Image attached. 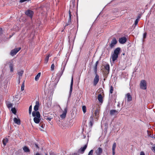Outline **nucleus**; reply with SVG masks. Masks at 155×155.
I'll return each mask as SVG.
<instances>
[{
	"instance_id": "nucleus-46",
	"label": "nucleus",
	"mask_w": 155,
	"mask_h": 155,
	"mask_svg": "<svg viewBox=\"0 0 155 155\" xmlns=\"http://www.w3.org/2000/svg\"><path fill=\"white\" fill-rule=\"evenodd\" d=\"M69 18H71V16H72V15L71 14V13L70 10H69Z\"/></svg>"
},
{
	"instance_id": "nucleus-37",
	"label": "nucleus",
	"mask_w": 155,
	"mask_h": 155,
	"mask_svg": "<svg viewBox=\"0 0 155 155\" xmlns=\"http://www.w3.org/2000/svg\"><path fill=\"white\" fill-rule=\"evenodd\" d=\"M54 64H52L51 66V71H53L54 69Z\"/></svg>"
},
{
	"instance_id": "nucleus-19",
	"label": "nucleus",
	"mask_w": 155,
	"mask_h": 155,
	"mask_svg": "<svg viewBox=\"0 0 155 155\" xmlns=\"http://www.w3.org/2000/svg\"><path fill=\"white\" fill-rule=\"evenodd\" d=\"M97 99L100 102L102 103L103 102V98L101 94H99L98 95Z\"/></svg>"
},
{
	"instance_id": "nucleus-49",
	"label": "nucleus",
	"mask_w": 155,
	"mask_h": 155,
	"mask_svg": "<svg viewBox=\"0 0 155 155\" xmlns=\"http://www.w3.org/2000/svg\"><path fill=\"white\" fill-rule=\"evenodd\" d=\"M68 21L71 23V18H69Z\"/></svg>"
},
{
	"instance_id": "nucleus-56",
	"label": "nucleus",
	"mask_w": 155,
	"mask_h": 155,
	"mask_svg": "<svg viewBox=\"0 0 155 155\" xmlns=\"http://www.w3.org/2000/svg\"><path fill=\"white\" fill-rule=\"evenodd\" d=\"M74 155H76V153H74Z\"/></svg>"
},
{
	"instance_id": "nucleus-7",
	"label": "nucleus",
	"mask_w": 155,
	"mask_h": 155,
	"mask_svg": "<svg viewBox=\"0 0 155 155\" xmlns=\"http://www.w3.org/2000/svg\"><path fill=\"white\" fill-rule=\"evenodd\" d=\"M95 76L94 78L93 81V85L94 86H96L99 81V76L97 74H95Z\"/></svg>"
},
{
	"instance_id": "nucleus-58",
	"label": "nucleus",
	"mask_w": 155,
	"mask_h": 155,
	"mask_svg": "<svg viewBox=\"0 0 155 155\" xmlns=\"http://www.w3.org/2000/svg\"><path fill=\"white\" fill-rule=\"evenodd\" d=\"M45 155H47V153H46Z\"/></svg>"
},
{
	"instance_id": "nucleus-6",
	"label": "nucleus",
	"mask_w": 155,
	"mask_h": 155,
	"mask_svg": "<svg viewBox=\"0 0 155 155\" xmlns=\"http://www.w3.org/2000/svg\"><path fill=\"white\" fill-rule=\"evenodd\" d=\"M21 49V48H18L12 50L10 52V54L12 56L15 55Z\"/></svg>"
},
{
	"instance_id": "nucleus-47",
	"label": "nucleus",
	"mask_w": 155,
	"mask_h": 155,
	"mask_svg": "<svg viewBox=\"0 0 155 155\" xmlns=\"http://www.w3.org/2000/svg\"><path fill=\"white\" fill-rule=\"evenodd\" d=\"M63 70H61L60 72V75L61 76L63 73Z\"/></svg>"
},
{
	"instance_id": "nucleus-18",
	"label": "nucleus",
	"mask_w": 155,
	"mask_h": 155,
	"mask_svg": "<svg viewBox=\"0 0 155 155\" xmlns=\"http://www.w3.org/2000/svg\"><path fill=\"white\" fill-rule=\"evenodd\" d=\"M14 122L18 125H20L21 124V121L19 119H18L16 117H15L13 119Z\"/></svg>"
},
{
	"instance_id": "nucleus-5",
	"label": "nucleus",
	"mask_w": 155,
	"mask_h": 155,
	"mask_svg": "<svg viewBox=\"0 0 155 155\" xmlns=\"http://www.w3.org/2000/svg\"><path fill=\"white\" fill-rule=\"evenodd\" d=\"M25 13L27 16L30 17L31 19L32 18L34 14L33 12L30 10H26L25 12Z\"/></svg>"
},
{
	"instance_id": "nucleus-40",
	"label": "nucleus",
	"mask_w": 155,
	"mask_h": 155,
	"mask_svg": "<svg viewBox=\"0 0 155 155\" xmlns=\"http://www.w3.org/2000/svg\"><path fill=\"white\" fill-rule=\"evenodd\" d=\"M71 23L68 21V22L66 23L65 27L66 26L70 25Z\"/></svg>"
},
{
	"instance_id": "nucleus-52",
	"label": "nucleus",
	"mask_w": 155,
	"mask_h": 155,
	"mask_svg": "<svg viewBox=\"0 0 155 155\" xmlns=\"http://www.w3.org/2000/svg\"><path fill=\"white\" fill-rule=\"evenodd\" d=\"M40 155V154H39V153H36V155Z\"/></svg>"
},
{
	"instance_id": "nucleus-31",
	"label": "nucleus",
	"mask_w": 155,
	"mask_h": 155,
	"mask_svg": "<svg viewBox=\"0 0 155 155\" xmlns=\"http://www.w3.org/2000/svg\"><path fill=\"white\" fill-rule=\"evenodd\" d=\"M11 111L12 113L14 114H15L16 113V110L15 108H12L11 109Z\"/></svg>"
},
{
	"instance_id": "nucleus-12",
	"label": "nucleus",
	"mask_w": 155,
	"mask_h": 155,
	"mask_svg": "<svg viewBox=\"0 0 155 155\" xmlns=\"http://www.w3.org/2000/svg\"><path fill=\"white\" fill-rule=\"evenodd\" d=\"M39 103L38 101H37L36 102L35 105L34 107V111L37 112V111L38 110L39 107Z\"/></svg>"
},
{
	"instance_id": "nucleus-11",
	"label": "nucleus",
	"mask_w": 155,
	"mask_h": 155,
	"mask_svg": "<svg viewBox=\"0 0 155 155\" xmlns=\"http://www.w3.org/2000/svg\"><path fill=\"white\" fill-rule=\"evenodd\" d=\"M67 107H66L64 108V111H63L62 114L60 115V117L61 118L64 119L67 113Z\"/></svg>"
},
{
	"instance_id": "nucleus-13",
	"label": "nucleus",
	"mask_w": 155,
	"mask_h": 155,
	"mask_svg": "<svg viewBox=\"0 0 155 155\" xmlns=\"http://www.w3.org/2000/svg\"><path fill=\"white\" fill-rule=\"evenodd\" d=\"M98 61H97L96 62L95 66L93 68V70L95 74H97V65L98 64Z\"/></svg>"
},
{
	"instance_id": "nucleus-43",
	"label": "nucleus",
	"mask_w": 155,
	"mask_h": 155,
	"mask_svg": "<svg viewBox=\"0 0 155 155\" xmlns=\"http://www.w3.org/2000/svg\"><path fill=\"white\" fill-rule=\"evenodd\" d=\"M89 125L91 126H92L93 124L92 121H90L89 123Z\"/></svg>"
},
{
	"instance_id": "nucleus-29",
	"label": "nucleus",
	"mask_w": 155,
	"mask_h": 155,
	"mask_svg": "<svg viewBox=\"0 0 155 155\" xmlns=\"http://www.w3.org/2000/svg\"><path fill=\"white\" fill-rule=\"evenodd\" d=\"M39 125L42 129H43L45 126V124L42 121H40Z\"/></svg>"
},
{
	"instance_id": "nucleus-27",
	"label": "nucleus",
	"mask_w": 155,
	"mask_h": 155,
	"mask_svg": "<svg viewBox=\"0 0 155 155\" xmlns=\"http://www.w3.org/2000/svg\"><path fill=\"white\" fill-rule=\"evenodd\" d=\"M41 73L40 72H39L38 73V74H37V75L35 77V80L36 81H38L39 78L41 76Z\"/></svg>"
},
{
	"instance_id": "nucleus-3",
	"label": "nucleus",
	"mask_w": 155,
	"mask_h": 155,
	"mask_svg": "<svg viewBox=\"0 0 155 155\" xmlns=\"http://www.w3.org/2000/svg\"><path fill=\"white\" fill-rule=\"evenodd\" d=\"M104 71L105 77H107L108 74L110 71V66L108 64H105L104 66Z\"/></svg>"
},
{
	"instance_id": "nucleus-39",
	"label": "nucleus",
	"mask_w": 155,
	"mask_h": 155,
	"mask_svg": "<svg viewBox=\"0 0 155 155\" xmlns=\"http://www.w3.org/2000/svg\"><path fill=\"white\" fill-rule=\"evenodd\" d=\"M93 152V150H90V151L89 152L88 155H92Z\"/></svg>"
},
{
	"instance_id": "nucleus-57",
	"label": "nucleus",
	"mask_w": 155,
	"mask_h": 155,
	"mask_svg": "<svg viewBox=\"0 0 155 155\" xmlns=\"http://www.w3.org/2000/svg\"><path fill=\"white\" fill-rule=\"evenodd\" d=\"M86 136H84V138H85V137Z\"/></svg>"
},
{
	"instance_id": "nucleus-28",
	"label": "nucleus",
	"mask_w": 155,
	"mask_h": 155,
	"mask_svg": "<svg viewBox=\"0 0 155 155\" xmlns=\"http://www.w3.org/2000/svg\"><path fill=\"white\" fill-rule=\"evenodd\" d=\"M6 105L7 107L8 108H10L12 107L13 105L10 102H7L6 103Z\"/></svg>"
},
{
	"instance_id": "nucleus-53",
	"label": "nucleus",
	"mask_w": 155,
	"mask_h": 155,
	"mask_svg": "<svg viewBox=\"0 0 155 155\" xmlns=\"http://www.w3.org/2000/svg\"><path fill=\"white\" fill-rule=\"evenodd\" d=\"M40 130H41V131H43V129H41V128H40Z\"/></svg>"
},
{
	"instance_id": "nucleus-30",
	"label": "nucleus",
	"mask_w": 155,
	"mask_h": 155,
	"mask_svg": "<svg viewBox=\"0 0 155 155\" xmlns=\"http://www.w3.org/2000/svg\"><path fill=\"white\" fill-rule=\"evenodd\" d=\"M50 54L48 55V56H47L45 59V62L46 64L48 62V60H49V57L50 56Z\"/></svg>"
},
{
	"instance_id": "nucleus-51",
	"label": "nucleus",
	"mask_w": 155,
	"mask_h": 155,
	"mask_svg": "<svg viewBox=\"0 0 155 155\" xmlns=\"http://www.w3.org/2000/svg\"><path fill=\"white\" fill-rule=\"evenodd\" d=\"M50 155H54V153H50Z\"/></svg>"
},
{
	"instance_id": "nucleus-20",
	"label": "nucleus",
	"mask_w": 155,
	"mask_h": 155,
	"mask_svg": "<svg viewBox=\"0 0 155 155\" xmlns=\"http://www.w3.org/2000/svg\"><path fill=\"white\" fill-rule=\"evenodd\" d=\"M118 113V111L115 110H112L110 111V114L111 115H113L116 114H117Z\"/></svg>"
},
{
	"instance_id": "nucleus-48",
	"label": "nucleus",
	"mask_w": 155,
	"mask_h": 155,
	"mask_svg": "<svg viewBox=\"0 0 155 155\" xmlns=\"http://www.w3.org/2000/svg\"><path fill=\"white\" fill-rule=\"evenodd\" d=\"M140 155H145L143 151H141L140 152Z\"/></svg>"
},
{
	"instance_id": "nucleus-50",
	"label": "nucleus",
	"mask_w": 155,
	"mask_h": 155,
	"mask_svg": "<svg viewBox=\"0 0 155 155\" xmlns=\"http://www.w3.org/2000/svg\"><path fill=\"white\" fill-rule=\"evenodd\" d=\"M53 62H56V63H57V60H56L55 59H54V60H53Z\"/></svg>"
},
{
	"instance_id": "nucleus-45",
	"label": "nucleus",
	"mask_w": 155,
	"mask_h": 155,
	"mask_svg": "<svg viewBox=\"0 0 155 155\" xmlns=\"http://www.w3.org/2000/svg\"><path fill=\"white\" fill-rule=\"evenodd\" d=\"M35 146L36 147V148L38 149L39 148V147L38 145L36 143L35 144Z\"/></svg>"
},
{
	"instance_id": "nucleus-42",
	"label": "nucleus",
	"mask_w": 155,
	"mask_h": 155,
	"mask_svg": "<svg viewBox=\"0 0 155 155\" xmlns=\"http://www.w3.org/2000/svg\"><path fill=\"white\" fill-rule=\"evenodd\" d=\"M3 34V30L2 28H0V35Z\"/></svg>"
},
{
	"instance_id": "nucleus-44",
	"label": "nucleus",
	"mask_w": 155,
	"mask_h": 155,
	"mask_svg": "<svg viewBox=\"0 0 155 155\" xmlns=\"http://www.w3.org/2000/svg\"><path fill=\"white\" fill-rule=\"evenodd\" d=\"M152 150L155 153V146L152 147Z\"/></svg>"
},
{
	"instance_id": "nucleus-36",
	"label": "nucleus",
	"mask_w": 155,
	"mask_h": 155,
	"mask_svg": "<svg viewBox=\"0 0 155 155\" xmlns=\"http://www.w3.org/2000/svg\"><path fill=\"white\" fill-rule=\"evenodd\" d=\"M32 110V106L31 105L30 106L29 108V113L30 114H31V112Z\"/></svg>"
},
{
	"instance_id": "nucleus-25",
	"label": "nucleus",
	"mask_w": 155,
	"mask_h": 155,
	"mask_svg": "<svg viewBox=\"0 0 155 155\" xmlns=\"http://www.w3.org/2000/svg\"><path fill=\"white\" fill-rule=\"evenodd\" d=\"M72 36H71V35H70L69 36V41H70L71 40V41L72 40H73V41H74L75 37V36L74 34V35Z\"/></svg>"
},
{
	"instance_id": "nucleus-34",
	"label": "nucleus",
	"mask_w": 155,
	"mask_h": 155,
	"mask_svg": "<svg viewBox=\"0 0 155 155\" xmlns=\"http://www.w3.org/2000/svg\"><path fill=\"white\" fill-rule=\"evenodd\" d=\"M44 118L46 120H48L49 121H51V120L52 119V117H48L47 116H44Z\"/></svg>"
},
{
	"instance_id": "nucleus-26",
	"label": "nucleus",
	"mask_w": 155,
	"mask_h": 155,
	"mask_svg": "<svg viewBox=\"0 0 155 155\" xmlns=\"http://www.w3.org/2000/svg\"><path fill=\"white\" fill-rule=\"evenodd\" d=\"M8 138L4 139L2 140V143L4 146H5L7 143L8 142Z\"/></svg>"
},
{
	"instance_id": "nucleus-4",
	"label": "nucleus",
	"mask_w": 155,
	"mask_h": 155,
	"mask_svg": "<svg viewBox=\"0 0 155 155\" xmlns=\"http://www.w3.org/2000/svg\"><path fill=\"white\" fill-rule=\"evenodd\" d=\"M140 88L143 90H146L147 89V82L146 81L142 80L141 81L140 84Z\"/></svg>"
},
{
	"instance_id": "nucleus-33",
	"label": "nucleus",
	"mask_w": 155,
	"mask_h": 155,
	"mask_svg": "<svg viewBox=\"0 0 155 155\" xmlns=\"http://www.w3.org/2000/svg\"><path fill=\"white\" fill-rule=\"evenodd\" d=\"M114 91V88L113 86H110V94H112L113 93V91Z\"/></svg>"
},
{
	"instance_id": "nucleus-16",
	"label": "nucleus",
	"mask_w": 155,
	"mask_h": 155,
	"mask_svg": "<svg viewBox=\"0 0 155 155\" xmlns=\"http://www.w3.org/2000/svg\"><path fill=\"white\" fill-rule=\"evenodd\" d=\"M73 77H72L71 83V85L70 89V94L71 95L72 91L73 90Z\"/></svg>"
},
{
	"instance_id": "nucleus-22",
	"label": "nucleus",
	"mask_w": 155,
	"mask_h": 155,
	"mask_svg": "<svg viewBox=\"0 0 155 155\" xmlns=\"http://www.w3.org/2000/svg\"><path fill=\"white\" fill-rule=\"evenodd\" d=\"M127 101H130L132 100V97L130 93H128L127 94Z\"/></svg>"
},
{
	"instance_id": "nucleus-32",
	"label": "nucleus",
	"mask_w": 155,
	"mask_h": 155,
	"mask_svg": "<svg viewBox=\"0 0 155 155\" xmlns=\"http://www.w3.org/2000/svg\"><path fill=\"white\" fill-rule=\"evenodd\" d=\"M82 109L83 112L84 113H85L86 111V106H83L82 107Z\"/></svg>"
},
{
	"instance_id": "nucleus-21",
	"label": "nucleus",
	"mask_w": 155,
	"mask_h": 155,
	"mask_svg": "<svg viewBox=\"0 0 155 155\" xmlns=\"http://www.w3.org/2000/svg\"><path fill=\"white\" fill-rule=\"evenodd\" d=\"M99 110L98 109H97L95 111L94 114L96 118L97 119L99 117Z\"/></svg>"
},
{
	"instance_id": "nucleus-23",
	"label": "nucleus",
	"mask_w": 155,
	"mask_h": 155,
	"mask_svg": "<svg viewBox=\"0 0 155 155\" xmlns=\"http://www.w3.org/2000/svg\"><path fill=\"white\" fill-rule=\"evenodd\" d=\"M24 73V71L23 70H21V71L18 72V74L19 76V79L20 80L21 78L20 77H21Z\"/></svg>"
},
{
	"instance_id": "nucleus-8",
	"label": "nucleus",
	"mask_w": 155,
	"mask_h": 155,
	"mask_svg": "<svg viewBox=\"0 0 155 155\" xmlns=\"http://www.w3.org/2000/svg\"><path fill=\"white\" fill-rule=\"evenodd\" d=\"M88 144V142L86 143V144L83 147H81L79 150H78V153H81L82 154L84 153L85 150L86 149Z\"/></svg>"
},
{
	"instance_id": "nucleus-38",
	"label": "nucleus",
	"mask_w": 155,
	"mask_h": 155,
	"mask_svg": "<svg viewBox=\"0 0 155 155\" xmlns=\"http://www.w3.org/2000/svg\"><path fill=\"white\" fill-rule=\"evenodd\" d=\"M140 18V17H138V18L135 21L134 24L135 25H137V24H138V21H139L138 18Z\"/></svg>"
},
{
	"instance_id": "nucleus-1",
	"label": "nucleus",
	"mask_w": 155,
	"mask_h": 155,
	"mask_svg": "<svg viewBox=\"0 0 155 155\" xmlns=\"http://www.w3.org/2000/svg\"><path fill=\"white\" fill-rule=\"evenodd\" d=\"M120 48L118 47L116 48L114 51V53L111 54V58H112L113 62L117 60L118 55L120 53Z\"/></svg>"
},
{
	"instance_id": "nucleus-10",
	"label": "nucleus",
	"mask_w": 155,
	"mask_h": 155,
	"mask_svg": "<svg viewBox=\"0 0 155 155\" xmlns=\"http://www.w3.org/2000/svg\"><path fill=\"white\" fill-rule=\"evenodd\" d=\"M119 41L120 43L123 44L126 42L127 38L125 37H123L120 38Z\"/></svg>"
},
{
	"instance_id": "nucleus-9",
	"label": "nucleus",
	"mask_w": 155,
	"mask_h": 155,
	"mask_svg": "<svg viewBox=\"0 0 155 155\" xmlns=\"http://www.w3.org/2000/svg\"><path fill=\"white\" fill-rule=\"evenodd\" d=\"M117 43V41L116 38H114L111 41L110 44L109 45L110 47L111 48H113Z\"/></svg>"
},
{
	"instance_id": "nucleus-55",
	"label": "nucleus",
	"mask_w": 155,
	"mask_h": 155,
	"mask_svg": "<svg viewBox=\"0 0 155 155\" xmlns=\"http://www.w3.org/2000/svg\"><path fill=\"white\" fill-rule=\"evenodd\" d=\"M151 137L153 138H155V137H153V136H152Z\"/></svg>"
},
{
	"instance_id": "nucleus-41",
	"label": "nucleus",
	"mask_w": 155,
	"mask_h": 155,
	"mask_svg": "<svg viewBox=\"0 0 155 155\" xmlns=\"http://www.w3.org/2000/svg\"><path fill=\"white\" fill-rule=\"evenodd\" d=\"M147 35V33L146 32H145L144 33V34L143 35V38L145 39L146 38Z\"/></svg>"
},
{
	"instance_id": "nucleus-54",
	"label": "nucleus",
	"mask_w": 155,
	"mask_h": 155,
	"mask_svg": "<svg viewBox=\"0 0 155 155\" xmlns=\"http://www.w3.org/2000/svg\"><path fill=\"white\" fill-rule=\"evenodd\" d=\"M122 55H125V53H122Z\"/></svg>"
},
{
	"instance_id": "nucleus-35",
	"label": "nucleus",
	"mask_w": 155,
	"mask_h": 155,
	"mask_svg": "<svg viewBox=\"0 0 155 155\" xmlns=\"http://www.w3.org/2000/svg\"><path fill=\"white\" fill-rule=\"evenodd\" d=\"M24 82H25V81H24L23 82V83L22 84L21 86V90L22 91H23L24 89Z\"/></svg>"
},
{
	"instance_id": "nucleus-14",
	"label": "nucleus",
	"mask_w": 155,
	"mask_h": 155,
	"mask_svg": "<svg viewBox=\"0 0 155 155\" xmlns=\"http://www.w3.org/2000/svg\"><path fill=\"white\" fill-rule=\"evenodd\" d=\"M102 152V149L101 147L98 148L96 150L95 153L97 155H99L101 154Z\"/></svg>"
},
{
	"instance_id": "nucleus-15",
	"label": "nucleus",
	"mask_w": 155,
	"mask_h": 155,
	"mask_svg": "<svg viewBox=\"0 0 155 155\" xmlns=\"http://www.w3.org/2000/svg\"><path fill=\"white\" fill-rule=\"evenodd\" d=\"M23 150L24 151V152L28 153H29L30 152V150L29 148L27 146H25L23 147Z\"/></svg>"
},
{
	"instance_id": "nucleus-17",
	"label": "nucleus",
	"mask_w": 155,
	"mask_h": 155,
	"mask_svg": "<svg viewBox=\"0 0 155 155\" xmlns=\"http://www.w3.org/2000/svg\"><path fill=\"white\" fill-rule=\"evenodd\" d=\"M14 64L12 62H10L9 64V67L10 68L11 72H12L14 70L13 69Z\"/></svg>"
},
{
	"instance_id": "nucleus-2",
	"label": "nucleus",
	"mask_w": 155,
	"mask_h": 155,
	"mask_svg": "<svg viewBox=\"0 0 155 155\" xmlns=\"http://www.w3.org/2000/svg\"><path fill=\"white\" fill-rule=\"evenodd\" d=\"M32 115L34 118V121L36 124H38L40 121V114L39 111H33Z\"/></svg>"
},
{
	"instance_id": "nucleus-24",
	"label": "nucleus",
	"mask_w": 155,
	"mask_h": 155,
	"mask_svg": "<svg viewBox=\"0 0 155 155\" xmlns=\"http://www.w3.org/2000/svg\"><path fill=\"white\" fill-rule=\"evenodd\" d=\"M116 147V143H114L113 145L112 150L113 151V154L114 155L115 154V150Z\"/></svg>"
}]
</instances>
